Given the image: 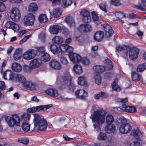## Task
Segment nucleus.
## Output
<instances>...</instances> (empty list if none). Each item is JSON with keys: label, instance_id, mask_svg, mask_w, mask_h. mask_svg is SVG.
<instances>
[{"label": "nucleus", "instance_id": "58836bf2", "mask_svg": "<svg viewBox=\"0 0 146 146\" xmlns=\"http://www.w3.org/2000/svg\"><path fill=\"white\" fill-rule=\"evenodd\" d=\"M63 40V38L60 36H56L52 39V41L56 44L61 43Z\"/></svg>", "mask_w": 146, "mask_h": 146}, {"label": "nucleus", "instance_id": "bb28decb", "mask_svg": "<svg viewBox=\"0 0 146 146\" xmlns=\"http://www.w3.org/2000/svg\"><path fill=\"white\" fill-rule=\"evenodd\" d=\"M107 125L105 128V130L106 132L108 133H110L114 132L115 130V126L112 124Z\"/></svg>", "mask_w": 146, "mask_h": 146}, {"label": "nucleus", "instance_id": "6e6552de", "mask_svg": "<svg viewBox=\"0 0 146 146\" xmlns=\"http://www.w3.org/2000/svg\"><path fill=\"white\" fill-rule=\"evenodd\" d=\"M35 20V16L32 13H29L26 15L24 18V24L25 26L33 25Z\"/></svg>", "mask_w": 146, "mask_h": 146}, {"label": "nucleus", "instance_id": "c03bdc74", "mask_svg": "<svg viewBox=\"0 0 146 146\" xmlns=\"http://www.w3.org/2000/svg\"><path fill=\"white\" fill-rule=\"evenodd\" d=\"M61 14V13L59 8H57L54 9L53 12V15L54 17H59Z\"/></svg>", "mask_w": 146, "mask_h": 146}, {"label": "nucleus", "instance_id": "680f3d73", "mask_svg": "<svg viewBox=\"0 0 146 146\" xmlns=\"http://www.w3.org/2000/svg\"><path fill=\"white\" fill-rule=\"evenodd\" d=\"M13 22L11 21H7L5 24V26L6 28L11 29Z\"/></svg>", "mask_w": 146, "mask_h": 146}, {"label": "nucleus", "instance_id": "5701e85b", "mask_svg": "<svg viewBox=\"0 0 146 146\" xmlns=\"http://www.w3.org/2000/svg\"><path fill=\"white\" fill-rule=\"evenodd\" d=\"M39 56L40 60L44 62L48 61L50 59V57L49 54L44 52L40 53Z\"/></svg>", "mask_w": 146, "mask_h": 146}, {"label": "nucleus", "instance_id": "864d4df0", "mask_svg": "<svg viewBox=\"0 0 146 146\" xmlns=\"http://www.w3.org/2000/svg\"><path fill=\"white\" fill-rule=\"evenodd\" d=\"M111 3L115 6H119L121 4V0H111Z\"/></svg>", "mask_w": 146, "mask_h": 146}, {"label": "nucleus", "instance_id": "13d9d810", "mask_svg": "<svg viewBox=\"0 0 146 146\" xmlns=\"http://www.w3.org/2000/svg\"><path fill=\"white\" fill-rule=\"evenodd\" d=\"M85 24H82L78 27L79 31L81 32H85Z\"/></svg>", "mask_w": 146, "mask_h": 146}, {"label": "nucleus", "instance_id": "39448f33", "mask_svg": "<svg viewBox=\"0 0 146 146\" xmlns=\"http://www.w3.org/2000/svg\"><path fill=\"white\" fill-rule=\"evenodd\" d=\"M106 62L107 63H108V64L106 68L103 66H96L93 67V69L95 71L97 72L100 73L104 72L105 69L106 68L107 70H110L113 68V66L112 62L110 60L108 59L106 60Z\"/></svg>", "mask_w": 146, "mask_h": 146}, {"label": "nucleus", "instance_id": "9d476101", "mask_svg": "<svg viewBox=\"0 0 146 146\" xmlns=\"http://www.w3.org/2000/svg\"><path fill=\"white\" fill-rule=\"evenodd\" d=\"M47 95L58 99L62 98V95L58 92L57 90L54 88H50L45 91Z\"/></svg>", "mask_w": 146, "mask_h": 146}, {"label": "nucleus", "instance_id": "052dcab7", "mask_svg": "<svg viewBox=\"0 0 146 146\" xmlns=\"http://www.w3.org/2000/svg\"><path fill=\"white\" fill-rule=\"evenodd\" d=\"M105 93L104 92H101L96 95L94 97V98L96 99H99L103 97Z\"/></svg>", "mask_w": 146, "mask_h": 146}, {"label": "nucleus", "instance_id": "4d7b16f0", "mask_svg": "<svg viewBox=\"0 0 146 146\" xmlns=\"http://www.w3.org/2000/svg\"><path fill=\"white\" fill-rule=\"evenodd\" d=\"M100 9L106 13L107 12V9L106 8V5L105 3H100L99 5Z\"/></svg>", "mask_w": 146, "mask_h": 146}, {"label": "nucleus", "instance_id": "393cba45", "mask_svg": "<svg viewBox=\"0 0 146 146\" xmlns=\"http://www.w3.org/2000/svg\"><path fill=\"white\" fill-rule=\"evenodd\" d=\"M14 79H15L19 82H21L23 84L26 82V79L25 77L21 74H15Z\"/></svg>", "mask_w": 146, "mask_h": 146}, {"label": "nucleus", "instance_id": "dca6fc26", "mask_svg": "<svg viewBox=\"0 0 146 146\" xmlns=\"http://www.w3.org/2000/svg\"><path fill=\"white\" fill-rule=\"evenodd\" d=\"M131 134L137 140L141 141L142 138V134L138 129L132 130Z\"/></svg>", "mask_w": 146, "mask_h": 146}, {"label": "nucleus", "instance_id": "e433bc0d", "mask_svg": "<svg viewBox=\"0 0 146 146\" xmlns=\"http://www.w3.org/2000/svg\"><path fill=\"white\" fill-rule=\"evenodd\" d=\"M113 116L111 114H108L106 117V121L107 124H111L114 121Z\"/></svg>", "mask_w": 146, "mask_h": 146}, {"label": "nucleus", "instance_id": "49530a36", "mask_svg": "<svg viewBox=\"0 0 146 146\" xmlns=\"http://www.w3.org/2000/svg\"><path fill=\"white\" fill-rule=\"evenodd\" d=\"M117 121L118 122L119 124H124L127 123V120L124 117H120L118 120Z\"/></svg>", "mask_w": 146, "mask_h": 146}, {"label": "nucleus", "instance_id": "aec40b11", "mask_svg": "<svg viewBox=\"0 0 146 146\" xmlns=\"http://www.w3.org/2000/svg\"><path fill=\"white\" fill-rule=\"evenodd\" d=\"M41 63V61L39 59H34L30 62L29 66L31 68H35L40 66Z\"/></svg>", "mask_w": 146, "mask_h": 146}, {"label": "nucleus", "instance_id": "603ef678", "mask_svg": "<svg viewBox=\"0 0 146 146\" xmlns=\"http://www.w3.org/2000/svg\"><path fill=\"white\" fill-rule=\"evenodd\" d=\"M114 15L116 17H117L119 19H122L125 17L124 14L122 12H115L114 13Z\"/></svg>", "mask_w": 146, "mask_h": 146}, {"label": "nucleus", "instance_id": "09e8293b", "mask_svg": "<svg viewBox=\"0 0 146 146\" xmlns=\"http://www.w3.org/2000/svg\"><path fill=\"white\" fill-rule=\"evenodd\" d=\"M18 141L24 144L27 145L29 143V139L25 138H19Z\"/></svg>", "mask_w": 146, "mask_h": 146}, {"label": "nucleus", "instance_id": "9b49d317", "mask_svg": "<svg viewBox=\"0 0 146 146\" xmlns=\"http://www.w3.org/2000/svg\"><path fill=\"white\" fill-rule=\"evenodd\" d=\"M80 15L83 17L82 20L85 23H90L91 21L90 13L87 10L83 9L80 12Z\"/></svg>", "mask_w": 146, "mask_h": 146}, {"label": "nucleus", "instance_id": "8fccbe9b", "mask_svg": "<svg viewBox=\"0 0 146 146\" xmlns=\"http://www.w3.org/2000/svg\"><path fill=\"white\" fill-rule=\"evenodd\" d=\"M92 18L94 21H97L99 20V17L97 13L95 11L92 12Z\"/></svg>", "mask_w": 146, "mask_h": 146}, {"label": "nucleus", "instance_id": "423d86ee", "mask_svg": "<svg viewBox=\"0 0 146 146\" xmlns=\"http://www.w3.org/2000/svg\"><path fill=\"white\" fill-rule=\"evenodd\" d=\"M9 13L10 18L13 21H17L19 20L21 17V14L17 8H12L10 11Z\"/></svg>", "mask_w": 146, "mask_h": 146}, {"label": "nucleus", "instance_id": "0e129e2a", "mask_svg": "<svg viewBox=\"0 0 146 146\" xmlns=\"http://www.w3.org/2000/svg\"><path fill=\"white\" fill-rule=\"evenodd\" d=\"M5 10V4L2 2H0V12H3Z\"/></svg>", "mask_w": 146, "mask_h": 146}, {"label": "nucleus", "instance_id": "412c9836", "mask_svg": "<svg viewBox=\"0 0 146 146\" xmlns=\"http://www.w3.org/2000/svg\"><path fill=\"white\" fill-rule=\"evenodd\" d=\"M61 29V27L58 25L51 26L49 29V32L52 34H57Z\"/></svg>", "mask_w": 146, "mask_h": 146}, {"label": "nucleus", "instance_id": "ea45409f", "mask_svg": "<svg viewBox=\"0 0 146 146\" xmlns=\"http://www.w3.org/2000/svg\"><path fill=\"white\" fill-rule=\"evenodd\" d=\"M97 139L100 141H105L107 139V136L106 133L100 132L98 135Z\"/></svg>", "mask_w": 146, "mask_h": 146}, {"label": "nucleus", "instance_id": "79ce46f5", "mask_svg": "<svg viewBox=\"0 0 146 146\" xmlns=\"http://www.w3.org/2000/svg\"><path fill=\"white\" fill-rule=\"evenodd\" d=\"M22 129L25 131L27 132L29 130L30 125L26 122H23L21 125Z\"/></svg>", "mask_w": 146, "mask_h": 146}, {"label": "nucleus", "instance_id": "1a4fd4ad", "mask_svg": "<svg viewBox=\"0 0 146 146\" xmlns=\"http://www.w3.org/2000/svg\"><path fill=\"white\" fill-rule=\"evenodd\" d=\"M37 54L36 51L34 49L29 50L25 52L23 55L24 59L29 60L35 58Z\"/></svg>", "mask_w": 146, "mask_h": 146}, {"label": "nucleus", "instance_id": "ddd939ff", "mask_svg": "<svg viewBox=\"0 0 146 146\" xmlns=\"http://www.w3.org/2000/svg\"><path fill=\"white\" fill-rule=\"evenodd\" d=\"M131 129V126L128 123L121 125L119 128L120 132L123 134H126L130 132Z\"/></svg>", "mask_w": 146, "mask_h": 146}, {"label": "nucleus", "instance_id": "6ab92c4d", "mask_svg": "<svg viewBox=\"0 0 146 146\" xmlns=\"http://www.w3.org/2000/svg\"><path fill=\"white\" fill-rule=\"evenodd\" d=\"M104 36L103 32L98 31L96 32L93 36L94 39L97 41H100L102 40Z\"/></svg>", "mask_w": 146, "mask_h": 146}, {"label": "nucleus", "instance_id": "a211bd4d", "mask_svg": "<svg viewBox=\"0 0 146 146\" xmlns=\"http://www.w3.org/2000/svg\"><path fill=\"white\" fill-rule=\"evenodd\" d=\"M23 85L24 87L28 90H33L36 89V84L35 82L31 81H26Z\"/></svg>", "mask_w": 146, "mask_h": 146}, {"label": "nucleus", "instance_id": "7ed1b4c3", "mask_svg": "<svg viewBox=\"0 0 146 146\" xmlns=\"http://www.w3.org/2000/svg\"><path fill=\"white\" fill-rule=\"evenodd\" d=\"M5 119L10 127L19 126L20 125L21 120L19 116L17 114H13L11 116L5 117Z\"/></svg>", "mask_w": 146, "mask_h": 146}, {"label": "nucleus", "instance_id": "bf43d9fd", "mask_svg": "<svg viewBox=\"0 0 146 146\" xmlns=\"http://www.w3.org/2000/svg\"><path fill=\"white\" fill-rule=\"evenodd\" d=\"M145 70V67L143 64L139 65L137 68V71L138 72H141Z\"/></svg>", "mask_w": 146, "mask_h": 146}, {"label": "nucleus", "instance_id": "c85d7f7f", "mask_svg": "<svg viewBox=\"0 0 146 146\" xmlns=\"http://www.w3.org/2000/svg\"><path fill=\"white\" fill-rule=\"evenodd\" d=\"M117 79H115L111 84V86L113 90L117 92H119L121 90V88L117 84Z\"/></svg>", "mask_w": 146, "mask_h": 146}, {"label": "nucleus", "instance_id": "e2e57ef3", "mask_svg": "<svg viewBox=\"0 0 146 146\" xmlns=\"http://www.w3.org/2000/svg\"><path fill=\"white\" fill-rule=\"evenodd\" d=\"M113 33V30H111L110 31H108L105 32V36L106 37L108 38L111 36Z\"/></svg>", "mask_w": 146, "mask_h": 146}, {"label": "nucleus", "instance_id": "f257e3e1", "mask_svg": "<svg viewBox=\"0 0 146 146\" xmlns=\"http://www.w3.org/2000/svg\"><path fill=\"white\" fill-rule=\"evenodd\" d=\"M102 111L100 110L95 111L92 115L94 127L97 130L99 129L100 124H102L105 122V116L102 114Z\"/></svg>", "mask_w": 146, "mask_h": 146}, {"label": "nucleus", "instance_id": "2eb2a0df", "mask_svg": "<svg viewBox=\"0 0 146 146\" xmlns=\"http://www.w3.org/2000/svg\"><path fill=\"white\" fill-rule=\"evenodd\" d=\"M71 61L74 63H77L81 62L82 59L80 56L76 53L71 54L69 56Z\"/></svg>", "mask_w": 146, "mask_h": 146}, {"label": "nucleus", "instance_id": "c756f323", "mask_svg": "<svg viewBox=\"0 0 146 146\" xmlns=\"http://www.w3.org/2000/svg\"><path fill=\"white\" fill-rule=\"evenodd\" d=\"M65 21L70 27L74 26L75 25L74 20L71 16H68L66 17Z\"/></svg>", "mask_w": 146, "mask_h": 146}, {"label": "nucleus", "instance_id": "7c9ffc66", "mask_svg": "<svg viewBox=\"0 0 146 146\" xmlns=\"http://www.w3.org/2000/svg\"><path fill=\"white\" fill-rule=\"evenodd\" d=\"M38 9V6L35 3H31L29 6V12L34 13Z\"/></svg>", "mask_w": 146, "mask_h": 146}, {"label": "nucleus", "instance_id": "de8ad7c7", "mask_svg": "<svg viewBox=\"0 0 146 146\" xmlns=\"http://www.w3.org/2000/svg\"><path fill=\"white\" fill-rule=\"evenodd\" d=\"M103 29L105 32L110 31L111 30H113L111 27L108 25L105 24L103 25Z\"/></svg>", "mask_w": 146, "mask_h": 146}, {"label": "nucleus", "instance_id": "a878e982", "mask_svg": "<svg viewBox=\"0 0 146 146\" xmlns=\"http://www.w3.org/2000/svg\"><path fill=\"white\" fill-rule=\"evenodd\" d=\"M78 82L79 85L84 86L85 87H88L89 85L86 80V77L84 76H80L78 79Z\"/></svg>", "mask_w": 146, "mask_h": 146}, {"label": "nucleus", "instance_id": "f8f14e48", "mask_svg": "<svg viewBox=\"0 0 146 146\" xmlns=\"http://www.w3.org/2000/svg\"><path fill=\"white\" fill-rule=\"evenodd\" d=\"M1 74L3 75V78L5 80L9 79L10 80H12L14 79L15 74L11 70H7L3 72V70L1 69Z\"/></svg>", "mask_w": 146, "mask_h": 146}, {"label": "nucleus", "instance_id": "f704fd0d", "mask_svg": "<svg viewBox=\"0 0 146 146\" xmlns=\"http://www.w3.org/2000/svg\"><path fill=\"white\" fill-rule=\"evenodd\" d=\"M73 69L75 73L77 74H80L83 72L82 66L78 65H75L73 67Z\"/></svg>", "mask_w": 146, "mask_h": 146}, {"label": "nucleus", "instance_id": "473e14b6", "mask_svg": "<svg viewBox=\"0 0 146 146\" xmlns=\"http://www.w3.org/2000/svg\"><path fill=\"white\" fill-rule=\"evenodd\" d=\"M22 53L21 51L19 49L16 50L13 55L14 59L17 60H19L21 57Z\"/></svg>", "mask_w": 146, "mask_h": 146}, {"label": "nucleus", "instance_id": "69168bd1", "mask_svg": "<svg viewBox=\"0 0 146 146\" xmlns=\"http://www.w3.org/2000/svg\"><path fill=\"white\" fill-rule=\"evenodd\" d=\"M61 63L64 65H67L68 63V62L66 58L64 57H62L60 59Z\"/></svg>", "mask_w": 146, "mask_h": 146}, {"label": "nucleus", "instance_id": "4c0bfd02", "mask_svg": "<svg viewBox=\"0 0 146 146\" xmlns=\"http://www.w3.org/2000/svg\"><path fill=\"white\" fill-rule=\"evenodd\" d=\"M38 20L40 23H44L47 21L48 18L47 16L45 14H41L39 16Z\"/></svg>", "mask_w": 146, "mask_h": 146}, {"label": "nucleus", "instance_id": "cd10ccee", "mask_svg": "<svg viewBox=\"0 0 146 146\" xmlns=\"http://www.w3.org/2000/svg\"><path fill=\"white\" fill-rule=\"evenodd\" d=\"M11 68L12 70L17 72H20L22 69V66L19 64L15 62L12 65Z\"/></svg>", "mask_w": 146, "mask_h": 146}, {"label": "nucleus", "instance_id": "774afa93", "mask_svg": "<svg viewBox=\"0 0 146 146\" xmlns=\"http://www.w3.org/2000/svg\"><path fill=\"white\" fill-rule=\"evenodd\" d=\"M63 33L65 35H68L70 33V31L67 28H64L63 29Z\"/></svg>", "mask_w": 146, "mask_h": 146}, {"label": "nucleus", "instance_id": "f03ea898", "mask_svg": "<svg viewBox=\"0 0 146 146\" xmlns=\"http://www.w3.org/2000/svg\"><path fill=\"white\" fill-rule=\"evenodd\" d=\"M33 115V121L35 128L39 130H45L48 125L46 120L44 118L41 117V116L38 115L34 114Z\"/></svg>", "mask_w": 146, "mask_h": 146}, {"label": "nucleus", "instance_id": "20e7f679", "mask_svg": "<svg viewBox=\"0 0 146 146\" xmlns=\"http://www.w3.org/2000/svg\"><path fill=\"white\" fill-rule=\"evenodd\" d=\"M72 77L69 73L65 74L61 79L62 84L64 86H67L69 89L73 88V85L71 83Z\"/></svg>", "mask_w": 146, "mask_h": 146}, {"label": "nucleus", "instance_id": "a18cd8bd", "mask_svg": "<svg viewBox=\"0 0 146 146\" xmlns=\"http://www.w3.org/2000/svg\"><path fill=\"white\" fill-rule=\"evenodd\" d=\"M62 5L65 7L70 6L72 3V0H63Z\"/></svg>", "mask_w": 146, "mask_h": 146}, {"label": "nucleus", "instance_id": "338daca9", "mask_svg": "<svg viewBox=\"0 0 146 146\" xmlns=\"http://www.w3.org/2000/svg\"><path fill=\"white\" fill-rule=\"evenodd\" d=\"M66 119L65 117H62L60 118L59 119V121L60 123H68L67 120H66Z\"/></svg>", "mask_w": 146, "mask_h": 146}, {"label": "nucleus", "instance_id": "a19ab883", "mask_svg": "<svg viewBox=\"0 0 146 146\" xmlns=\"http://www.w3.org/2000/svg\"><path fill=\"white\" fill-rule=\"evenodd\" d=\"M52 52L54 54H57L58 52V48L54 44H52L50 47Z\"/></svg>", "mask_w": 146, "mask_h": 146}, {"label": "nucleus", "instance_id": "4be33fe9", "mask_svg": "<svg viewBox=\"0 0 146 146\" xmlns=\"http://www.w3.org/2000/svg\"><path fill=\"white\" fill-rule=\"evenodd\" d=\"M60 48L61 51L63 52H70L73 50L72 47L66 44L60 45Z\"/></svg>", "mask_w": 146, "mask_h": 146}, {"label": "nucleus", "instance_id": "2f4dec72", "mask_svg": "<svg viewBox=\"0 0 146 146\" xmlns=\"http://www.w3.org/2000/svg\"><path fill=\"white\" fill-rule=\"evenodd\" d=\"M131 77L132 80L135 82L140 80L141 78V76L135 72H133L131 74Z\"/></svg>", "mask_w": 146, "mask_h": 146}, {"label": "nucleus", "instance_id": "c9c22d12", "mask_svg": "<svg viewBox=\"0 0 146 146\" xmlns=\"http://www.w3.org/2000/svg\"><path fill=\"white\" fill-rule=\"evenodd\" d=\"M52 105L51 104L44 106H40L36 107L37 111H39L40 110H44L52 107Z\"/></svg>", "mask_w": 146, "mask_h": 146}, {"label": "nucleus", "instance_id": "4468645a", "mask_svg": "<svg viewBox=\"0 0 146 146\" xmlns=\"http://www.w3.org/2000/svg\"><path fill=\"white\" fill-rule=\"evenodd\" d=\"M75 94L77 98L82 99H84L88 96V93L83 89L77 90Z\"/></svg>", "mask_w": 146, "mask_h": 146}, {"label": "nucleus", "instance_id": "f3484780", "mask_svg": "<svg viewBox=\"0 0 146 146\" xmlns=\"http://www.w3.org/2000/svg\"><path fill=\"white\" fill-rule=\"evenodd\" d=\"M50 66L53 69L60 70L62 68L60 64L55 59L52 60L49 62Z\"/></svg>", "mask_w": 146, "mask_h": 146}, {"label": "nucleus", "instance_id": "b1692460", "mask_svg": "<svg viewBox=\"0 0 146 146\" xmlns=\"http://www.w3.org/2000/svg\"><path fill=\"white\" fill-rule=\"evenodd\" d=\"M122 110L128 113H134L135 112L136 108L133 106H130L125 105H123L121 107Z\"/></svg>", "mask_w": 146, "mask_h": 146}, {"label": "nucleus", "instance_id": "37998d69", "mask_svg": "<svg viewBox=\"0 0 146 146\" xmlns=\"http://www.w3.org/2000/svg\"><path fill=\"white\" fill-rule=\"evenodd\" d=\"M94 80L96 84L98 85H100L101 83L102 79L100 75L97 74L94 76Z\"/></svg>", "mask_w": 146, "mask_h": 146}, {"label": "nucleus", "instance_id": "5fc2aeb1", "mask_svg": "<svg viewBox=\"0 0 146 146\" xmlns=\"http://www.w3.org/2000/svg\"><path fill=\"white\" fill-rule=\"evenodd\" d=\"M11 29H13L14 31L17 32L19 29V27L18 25L13 22Z\"/></svg>", "mask_w": 146, "mask_h": 146}, {"label": "nucleus", "instance_id": "72a5a7b5", "mask_svg": "<svg viewBox=\"0 0 146 146\" xmlns=\"http://www.w3.org/2000/svg\"><path fill=\"white\" fill-rule=\"evenodd\" d=\"M135 7L143 11H146V0H142L141 5L139 6L135 5Z\"/></svg>", "mask_w": 146, "mask_h": 146}, {"label": "nucleus", "instance_id": "3c124183", "mask_svg": "<svg viewBox=\"0 0 146 146\" xmlns=\"http://www.w3.org/2000/svg\"><path fill=\"white\" fill-rule=\"evenodd\" d=\"M30 117V114L28 113L24 114L21 115L22 118L26 121L29 120Z\"/></svg>", "mask_w": 146, "mask_h": 146}, {"label": "nucleus", "instance_id": "6e6d98bb", "mask_svg": "<svg viewBox=\"0 0 146 146\" xmlns=\"http://www.w3.org/2000/svg\"><path fill=\"white\" fill-rule=\"evenodd\" d=\"M81 62H82L83 64L86 65H88L90 63V60L86 57L82 58Z\"/></svg>", "mask_w": 146, "mask_h": 146}, {"label": "nucleus", "instance_id": "0eeeda50", "mask_svg": "<svg viewBox=\"0 0 146 146\" xmlns=\"http://www.w3.org/2000/svg\"><path fill=\"white\" fill-rule=\"evenodd\" d=\"M127 51H129V57L130 59L135 60L138 56L139 52V49L136 48H130L128 47L126 48Z\"/></svg>", "mask_w": 146, "mask_h": 146}]
</instances>
